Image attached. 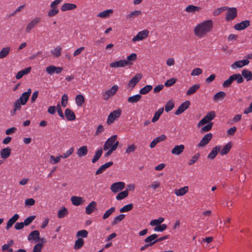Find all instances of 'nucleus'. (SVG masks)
I'll list each match as a JSON object with an SVG mask.
<instances>
[{
    "instance_id": "7",
    "label": "nucleus",
    "mask_w": 252,
    "mask_h": 252,
    "mask_svg": "<svg viewBox=\"0 0 252 252\" xmlns=\"http://www.w3.org/2000/svg\"><path fill=\"white\" fill-rule=\"evenodd\" d=\"M237 15V10L235 7L228 8L226 14L225 19L227 21L233 20Z\"/></svg>"
},
{
    "instance_id": "53",
    "label": "nucleus",
    "mask_w": 252,
    "mask_h": 252,
    "mask_svg": "<svg viewBox=\"0 0 252 252\" xmlns=\"http://www.w3.org/2000/svg\"><path fill=\"white\" fill-rule=\"evenodd\" d=\"M68 213L67 209L63 207V209L60 210L58 213V217L60 219L64 218Z\"/></svg>"
},
{
    "instance_id": "57",
    "label": "nucleus",
    "mask_w": 252,
    "mask_h": 252,
    "mask_svg": "<svg viewBox=\"0 0 252 252\" xmlns=\"http://www.w3.org/2000/svg\"><path fill=\"white\" fill-rule=\"evenodd\" d=\"M167 228V225L165 224L157 225L154 228V231L157 232H162L165 230Z\"/></svg>"
},
{
    "instance_id": "62",
    "label": "nucleus",
    "mask_w": 252,
    "mask_h": 252,
    "mask_svg": "<svg viewBox=\"0 0 252 252\" xmlns=\"http://www.w3.org/2000/svg\"><path fill=\"white\" fill-rule=\"evenodd\" d=\"M233 81L232 80V78H231V76L226 80L225 81L223 82L222 84V86L224 88H228L230 87L231 85V84L233 83Z\"/></svg>"
},
{
    "instance_id": "22",
    "label": "nucleus",
    "mask_w": 252,
    "mask_h": 252,
    "mask_svg": "<svg viewBox=\"0 0 252 252\" xmlns=\"http://www.w3.org/2000/svg\"><path fill=\"white\" fill-rule=\"evenodd\" d=\"M113 164L112 161H109L100 166V167L96 170V175H98L103 172L107 168H109Z\"/></svg>"
},
{
    "instance_id": "56",
    "label": "nucleus",
    "mask_w": 252,
    "mask_h": 252,
    "mask_svg": "<svg viewBox=\"0 0 252 252\" xmlns=\"http://www.w3.org/2000/svg\"><path fill=\"white\" fill-rule=\"evenodd\" d=\"M51 9H50L48 13V16L49 17H53L55 15H57L59 12V10L57 7H51Z\"/></svg>"
},
{
    "instance_id": "25",
    "label": "nucleus",
    "mask_w": 252,
    "mask_h": 252,
    "mask_svg": "<svg viewBox=\"0 0 252 252\" xmlns=\"http://www.w3.org/2000/svg\"><path fill=\"white\" fill-rule=\"evenodd\" d=\"M64 115L68 121H73L76 118L74 113L69 108H67L65 110Z\"/></svg>"
},
{
    "instance_id": "15",
    "label": "nucleus",
    "mask_w": 252,
    "mask_h": 252,
    "mask_svg": "<svg viewBox=\"0 0 252 252\" xmlns=\"http://www.w3.org/2000/svg\"><path fill=\"white\" fill-rule=\"evenodd\" d=\"M190 105V101L186 100V101L182 103L180 106L178 107L177 110L175 112V114L179 115L183 113L186 109H187Z\"/></svg>"
},
{
    "instance_id": "37",
    "label": "nucleus",
    "mask_w": 252,
    "mask_h": 252,
    "mask_svg": "<svg viewBox=\"0 0 252 252\" xmlns=\"http://www.w3.org/2000/svg\"><path fill=\"white\" fill-rule=\"evenodd\" d=\"M232 145L231 143H228L226 144L221 149H220V154L221 156H224L226 155L230 151Z\"/></svg>"
},
{
    "instance_id": "64",
    "label": "nucleus",
    "mask_w": 252,
    "mask_h": 252,
    "mask_svg": "<svg viewBox=\"0 0 252 252\" xmlns=\"http://www.w3.org/2000/svg\"><path fill=\"white\" fill-rule=\"evenodd\" d=\"M43 247V245L41 243H37L33 247V249L32 252H40L42 248Z\"/></svg>"
},
{
    "instance_id": "3",
    "label": "nucleus",
    "mask_w": 252,
    "mask_h": 252,
    "mask_svg": "<svg viewBox=\"0 0 252 252\" xmlns=\"http://www.w3.org/2000/svg\"><path fill=\"white\" fill-rule=\"evenodd\" d=\"M117 135H113L109 138H108L105 142L103 150L106 151L109 149H111L113 146L116 145L117 148L119 145V141H117Z\"/></svg>"
},
{
    "instance_id": "12",
    "label": "nucleus",
    "mask_w": 252,
    "mask_h": 252,
    "mask_svg": "<svg viewBox=\"0 0 252 252\" xmlns=\"http://www.w3.org/2000/svg\"><path fill=\"white\" fill-rule=\"evenodd\" d=\"M41 21L40 17H36L32 20L27 26L26 32L27 33L31 32V30L35 27Z\"/></svg>"
},
{
    "instance_id": "43",
    "label": "nucleus",
    "mask_w": 252,
    "mask_h": 252,
    "mask_svg": "<svg viewBox=\"0 0 252 252\" xmlns=\"http://www.w3.org/2000/svg\"><path fill=\"white\" fill-rule=\"evenodd\" d=\"M152 85H146L140 90L139 93L141 94H146L152 90Z\"/></svg>"
},
{
    "instance_id": "11",
    "label": "nucleus",
    "mask_w": 252,
    "mask_h": 252,
    "mask_svg": "<svg viewBox=\"0 0 252 252\" xmlns=\"http://www.w3.org/2000/svg\"><path fill=\"white\" fill-rule=\"evenodd\" d=\"M31 93V89L30 88L28 89L27 91L23 93L20 96L19 98L17 100L21 102V103L22 104V105H25L29 98Z\"/></svg>"
},
{
    "instance_id": "35",
    "label": "nucleus",
    "mask_w": 252,
    "mask_h": 252,
    "mask_svg": "<svg viewBox=\"0 0 252 252\" xmlns=\"http://www.w3.org/2000/svg\"><path fill=\"white\" fill-rule=\"evenodd\" d=\"M113 13V9H107L104 10L99 13L97 16L102 18H106L109 16V15Z\"/></svg>"
},
{
    "instance_id": "21",
    "label": "nucleus",
    "mask_w": 252,
    "mask_h": 252,
    "mask_svg": "<svg viewBox=\"0 0 252 252\" xmlns=\"http://www.w3.org/2000/svg\"><path fill=\"white\" fill-rule=\"evenodd\" d=\"M185 149L184 145L181 144L175 146L171 150V153L175 155H179L181 154Z\"/></svg>"
},
{
    "instance_id": "34",
    "label": "nucleus",
    "mask_w": 252,
    "mask_h": 252,
    "mask_svg": "<svg viewBox=\"0 0 252 252\" xmlns=\"http://www.w3.org/2000/svg\"><path fill=\"white\" fill-rule=\"evenodd\" d=\"M77 7L76 5L72 3H66L63 4L61 7V10L63 11H65L67 10H70L76 8Z\"/></svg>"
},
{
    "instance_id": "38",
    "label": "nucleus",
    "mask_w": 252,
    "mask_h": 252,
    "mask_svg": "<svg viewBox=\"0 0 252 252\" xmlns=\"http://www.w3.org/2000/svg\"><path fill=\"white\" fill-rule=\"evenodd\" d=\"M141 98L140 94H136L128 97L127 101L130 103H135L138 102Z\"/></svg>"
},
{
    "instance_id": "14",
    "label": "nucleus",
    "mask_w": 252,
    "mask_h": 252,
    "mask_svg": "<svg viewBox=\"0 0 252 252\" xmlns=\"http://www.w3.org/2000/svg\"><path fill=\"white\" fill-rule=\"evenodd\" d=\"M63 70L61 67H57L54 65H50L46 68V71L50 75H53L54 73L60 74Z\"/></svg>"
},
{
    "instance_id": "24",
    "label": "nucleus",
    "mask_w": 252,
    "mask_h": 252,
    "mask_svg": "<svg viewBox=\"0 0 252 252\" xmlns=\"http://www.w3.org/2000/svg\"><path fill=\"white\" fill-rule=\"evenodd\" d=\"M221 147L220 146H216L214 147L211 152L208 155L207 158L211 159H214L218 154V152H220Z\"/></svg>"
},
{
    "instance_id": "48",
    "label": "nucleus",
    "mask_w": 252,
    "mask_h": 252,
    "mask_svg": "<svg viewBox=\"0 0 252 252\" xmlns=\"http://www.w3.org/2000/svg\"><path fill=\"white\" fill-rule=\"evenodd\" d=\"M75 101L77 105L81 106L84 102L85 99L82 95L78 94L76 96Z\"/></svg>"
},
{
    "instance_id": "27",
    "label": "nucleus",
    "mask_w": 252,
    "mask_h": 252,
    "mask_svg": "<svg viewBox=\"0 0 252 252\" xmlns=\"http://www.w3.org/2000/svg\"><path fill=\"white\" fill-rule=\"evenodd\" d=\"M0 153L1 158L6 159L10 156L11 153V149L9 147L3 148L1 149Z\"/></svg>"
},
{
    "instance_id": "1",
    "label": "nucleus",
    "mask_w": 252,
    "mask_h": 252,
    "mask_svg": "<svg viewBox=\"0 0 252 252\" xmlns=\"http://www.w3.org/2000/svg\"><path fill=\"white\" fill-rule=\"evenodd\" d=\"M213 27L212 20H207L197 24L194 28V34L199 38L204 37L210 32Z\"/></svg>"
},
{
    "instance_id": "51",
    "label": "nucleus",
    "mask_w": 252,
    "mask_h": 252,
    "mask_svg": "<svg viewBox=\"0 0 252 252\" xmlns=\"http://www.w3.org/2000/svg\"><path fill=\"white\" fill-rule=\"evenodd\" d=\"M128 194V192L127 191V190H124L121 191V192L118 194V195L116 196V199L118 200H122L127 197Z\"/></svg>"
},
{
    "instance_id": "46",
    "label": "nucleus",
    "mask_w": 252,
    "mask_h": 252,
    "mask_svg": "<svg viewBox=\"0 0 252 252\" xmlns=\"http://www.w3.org/2000/svg\"><path fill=\"white\" fill-rule=\"evenodd\" d=\"M102 153V150L101 149H99L96 151L95 153L94 156L92 159L93 163H95L98 159L100 158Z\"/></svg>"
},
{
    "instance_id": "2",
    "label": "nucleus",
    "mask_w": 252,
    "mask_h": 252,
    "mask_svg": "<svg viewBox=\"0 0 252 252\" xmlns=\"http://www.w3.org/2000/svg\"><path fill=\"white\" fill-rule=\"evenodd\" d=\"M215 117L216 113L214 111H212L208 113L197 124V126L200 127L206 124L211 123L210 122L213 120Z\"/></svg>"
},
{
    "instance_id": "17",
    "label": "nucleus",
    "mask_w": 252,
    "mask_h": 252,
    "mask_svg": "<svg viewBox=\"0 0 252 252\" xmlns=\"http://www.w3.org/2000/svg\"><path fill=\"white\" fill-rule=\"evenodd\" d=\"M250 63L248 60H240L234 62L232 65L231 67L232 69H236L237 68H242L243 66L248 65Z\"/></svg>"
},
{
    "instance_id": "40",
    "label": "nucleus",
    "mask_w": 252,
    "mask_h": 252,
    "mask_svg": "<svg viewBox=\"0 0 252 252\" xmlns=\"http://www.w3.org/2000/svg\"><path fill=\"white\" fill-rule=\"evenodd\" d=\"M10 51V47H6L2 49L0 51V59H3L7 56Z\"/></svg>"
},
{
    "instance_id": "20",
    "label": "nucleus",
    "mask_w": 252,
    "mask_h": 252,
    "mask_svg": "<svg viewBox=\"0 0 252 252\" xmlns=\"http://www.w3.org/2000/svg\"><path fill=\"white\" fill-rule=\"evenodd\" d=\"M96 203L95 201H92L85 208V213L87 215L91 214L95 209Z\"/></svg>"
},
{
    "instance_id": "59",
    "label": "nucleus",
    "mask_w": 252,
    "mask_h": 252,
    "mask_svg": "<svg viewBox=\"0 0 252 252\" xmlns=\"http://www.w3.org/2000/svg\"><path fill=\"white\" fill-rule=\"evenodd\" d=\"M88 235V232L86 230H79L77 232L76 236L77 237H82L83 238L87 237Z\"/></svg>"
},
{
    "instance_id": "55",
    "label": "nucleus",
    "mask_w": 252,
    "mask_h": 252,
    "mask_svg": "<svg viewBox=\"0 0 252 252\" xmlns=\"http://www.w3.org/2000/svg\"><path fill=\"white\" fill-rule=\"evenodd\" d=\"M200 157V154L199 153H197L195 154L193 156L191 157V158L189 160V165H191L195 163L198 158Z\"/></svg>"
},
{
    "instance_id": "28",
    "label": "nucleus",
    "mask_w": 252,
    "mask_h": 252,
    "mask_svg": "<svg viewBox=\"0 0 252 252\" xmlns=\"http://www.w3.org/2000/svg\"><path fill=\"white\" fill-rule=\"evenodd\" d=\"M40 233L38 230H33L32 231L28 236V239L31 240H38L39 239Z\"/></svg>"
},
{
    "instance_id": "44",
    "label": "nucleus",
    "mask_w": 252,
    "mask_h": 252,
    "mask_svg": "<svg viewBox=\"0 0 252 252\" xmlns=\"http://www.w3.org/2000/svg\"><path fill=\"white\" fill-rule=\"evenodd\" d=\"M225 93L223 92H219L216 94L213 97L214 101L223 99L225 96Z\"/></svg>"
},
{
    "instance_id": "63",
    "label": "nucleus",
    "mask_w": 252,
    "mask_h": 252,
    "mask_svg": "<svg viewBox=\"0 0 252 252\" xmlns=\"http://www.w3.org/2000/svg\"><path fill=\"white\" fill-rule=\"evenodd\" d=\"M136 149V146L133 144L127 146V148L126 150V153L127 154H130L134 152Z\"/></svg>"
},
{
    "instance_id": "45",
    "label": "nucleus",
    "mask_w": 252,
    "mask_h": 252,
    "mask_svg": "<svg viewBox=\"0 0 252 252\" xmlns=\"http://www.w3.org/2000/svg\"><path fill=\"white\" fill-rule=\"evenodd\" d=\"M62 50V47L58 46L53 50L51 51V53L54 57H59L61 55Z\"/></svg>"
},
{
    "instance_id": "23",
    "label": "nucleus",
    "mask_w": 252,
    "mask_h": 252,
    "mask_svg": "<svg viewBox=\"0 0 252 252\" xmlns=\"http://www.w3.org/2000/svg\"><path fill=\"white\" fill-rule=\"evenodd\" d=\"M19 216L18 214H15L11 218H10L7 221L5 229L6 230L9 228L14 224V223L18 220Z\"/></svg>"
},
{
    "instance_id": "52",
    "label": "nucleus",
    "mask_w": 252,
    "mask_h": 252,
    "mask_svg": "<svg viewBox=\"0 0 252 252\" xmlns=\"http://www.w3.org/2000/svg\"><path fill=\"white\" fill-rule=\"evenodd\" d=\"M213 125V123L212 122L207 124V125L205 126H204L201 128V132L204 133L210 131L212 129Z\"/></svg>"
},
{
    "instance_id": "4",
    "label": "nucleus",
    "mask_w": 252,
    "mask_h": 252,
    "mask_svg": "<svg viewBox=\"0 0 252 252\" xmlns=\"http://www.w3.org/2000/svg\"><path fill=\"white\" fill-rule=\"evenodd\" d=\"M119 89L117 85L113 86L109 90L102 94L103 98L104 100H108L110 97L115 95Z\"/></svg>"
},
{
    "instance_id": "5",
    "label": "nucleus",
    "mask_w": 252,
    "mask_h": 252,
    "mask_svg": "<svg viewBox=\"0 0 252 252\" xmlns=\"http://www.w3.org/2000/svg\"><path fill=\"white\" fill-rule=\"evenodd\" d=\"M122 110L120 108L111 112L108 116L107 123L110 125L114 123L115 120L120 116Z\"/></svg>"
},
{
    "instance_id": "10",
    "label": "nucleus",
    "mask_w": 252,
    "mask_h": 252,
    "mask_svg": "<svg viewBox=\"0 0 252 252\" xmlns=\"http://www.w3.org/2000/svg\"><path fill=\"white\" fill-rule=\"evenodd\" d=\"M213 135L211 133H208L205 135L202 139L200 141L199 143L198 144V147H204L207 144L209 143L210 141L212 138Z\"/></svg>"
},
{
    "instance_id": "16",
    "label": "nucleus",
    "mask_w": 252,
    "mask_h": 252,
    "mask_svg": "<svg viewBox=\"0 0 252 252\" xmlns=\"http://www.w3.org/2000/svg\"><path fill=\"white\" fill-rule=\"evenodd\" d=\"M158 237V235L157 234H152L147 237L145 240L144 242L148 244L150 247L154 245L157 242V238Z\"/></svg>"
},
{
    "instance_id": "36",
    "label": "nucleus",
    "mask_w": 252,
    "mask_h": 252,
    "mask_svg": "<svg viewBox=\"0 0 252 252\" xmlns=\"http://www.w3.org/2000/svg\"><path fill=\"white\" fill-rule=\"evenodd\" d=\"M200 87V84H195L193 85L187 91L186 94L187 95H190L194 94L199 89Z\"/></svg>"
},
{
    "instance_id": "18",
    "label": "nucleus",
    "mask_w": 252,
    "mask_h": 252,
    "mask_svg": "<svg viewBox=\"0 0 252 252\" xmlns=\"http://www.w3.org/2000/svg\"><path fill=\"white\" fill-rule=\"evenodd\" d=\"M250 26V21L249 20L243 21L239 23L236 24L234 28L236 30L241 31L245 29Z\"/></svg>"
},
{
    "instance_id": "6",
    "label": "nucleus",
    "mask_w": 252,
    "mask_h": 252,
    "mask_svg": "<svg viewBox=\"0 0 252 252\" xmlns=\"http://www.w3.org/2000/svg\"><path fill=\"white\" fill-rule=\"evenodd\" d=\"M131 64V63L126 60H120L110 63L109 66L112 68L124 67Z\"/></svg>"
},
{
    "instance_id": "8",
    "label": "nucleus",
    "mask_w": 252,
    "mask_h": 252,
    "mask_svg": "<svg viewBox=\"0 0 252 252\" xmlns=\"http://www.w3.org/2000/svg\"><path fill=\"white\" fill-rule=\"evenodd\" d=\"M149 33V31L148 30H144L139 32L137 35L132 39V41L135 42L136 41L142 40L148 36Z\"/></svg>"
},
{
    "instance_id": "58",
    "label": "nucleus",
    "mask_w": 252,
    "mask_h": 252,
    "mask_svg": "<svg viewBox=\"0 0 252 252\" xmlns=\"http://www.w3.org/2000/svg\"><path fill=\"white\" fill-rule=\"evenodd\" d=\"M74 152V148H70L68 151H67L65 153H64L62 155H60L61 156V158H66L69 157Z\"/></svg>"
},
{
    "instance_id": "19",
    "label": "nucleus",
    "mask_w": 252,
    "mask_h": 252,
    "mask_svg": "<svg viewBox=\"0 0 252 252\" xmlns=\"http://www.w3.org/2000/svg\"><path fill=\"white\" fill-rule=\"evenodd\" d=\"M142 15V12L140 10L131 11L126 16V19L129 21H133L135 18Z\"/></svg>"
},
{
    "instance_id": "47",
    "label": "nucleus",
    "mask_w": 252,
    "mask_h": 252,
    "mask_svg": "<svg viewBox=\"0 0 252 252\" xmlns=\"http://www.w3.org/2000/svg\"><path fill=\"white\" fill-rule=\"evenodd\" d=\"M164 220V219L162 217H159L158 219L152 220L150 221V224L151 226L158 225V224L162 223Z\"/></svg>"
},
{
    "instance_id": "61",
    "label": "nucleus",
    "mask_w": 252,
    "mask_h": 252,
    "mask_svg": "<svg viewBox=\"0 0 252 252\" xmlns=\"http://www.w3.org/2000/svg\"><path fill=\"white\" fill-rule=\"evenodd\" d=\"M176 81L177 79L176 78H172L169 80H167L165 82L164 85L166 87H169L173 85L176 83Z\"/></svg>"
},
{
    "instance_id": "41",
    "label": "nucleus",
    "mask_w": 252,
    "mask_h": 252,
    "mask_svg": "<svg viewBox=\"0 0 252 252\" xmlns=\"http://www.w3.org/2000/svg\"><path fill=\"white\" fill-rule=\"evenodd\" d=\"M84 240L82 238L77 239L75 242L74 246V249L75 250H78L81 249L84 245Z\"/></svg>"
},
{
    "instance_id": "60",
    "label": "nucleus",
    "mask_w": 252,
    "mask_h": 252,
    "mask_svg": "<svg viewBox=\"0 0 252 252\" xmlns=\"http://www.w3.org/2000/svg\"><path fill=\"white\" fill-rule=\"evenodd\" d=\"M61 158V156L60 155L57 157L52 155L50 156V162L53 164H57L60 162Z\"/></svg>"
},
{
    "instance_id": "33",
    "label": "nucleus",
    "mask_w": 252,
    "mask_h": 252,
    "mask_svg": "<svg viewBox=\"0 0 252 252\" xmlns=\"http://www.w3.org/2000/svg\"><path fill=\"white\" fill-rule=\"evenodd\" d=\"M188 187L185 186L180 189H176L175 190V194L178 196H183L188 191Z\"/></svg>"
},
{
    "instance_id": "49",
    "label": "nucleus",
    "mask_w": 252,
    "mask_h": 252,
    "mask_svg": "<svg viewBox=\"0 0 252 252\" xmlns=\"http://www.w3.org/2000/svg\"><path fill=\"white\" fill-rule=\"evenodd\" d=\"M174 107V103L172 100L168 101L165 106V110L166 112L171 111Z\"/></svg>"
},
{
    "instance_id": "29",
    "label": "nucleus",
    "mask_w": 252,
    "mask_h": 252,
    "mask_svg": "<svg viewBox=\"0 0 252 252\" xmlns=\"http://www.w3.org/2000/svg\"><path fill=\"white\" fill-rule=\"evenodd\" d=\"M88 154V148L87 146H83L80 147L77 152V154L78 157H85Z\"/></svg>"
},
{
    "instance_id": "54",
    "label": "nucleus",
    "mask_w": 252,
    "mask_h": 252,
    "mask_svg": "<svg viewBox=\"0 0 252 252\" xmlns=\"http://www.w3.org/2000/svg\"><path fill=\"white\" fill-rule=\"evenodd\" d=\"M133 208L132 204H129L124 206L123 207L120 209V212L121 213L126 212L130 211Z\"/></svg>"
},
{
    "instance_id": "32",
    "label": "nucleus",
    "mask_w": 252,
    "mask_h": 252,
    "mask_svg": "<svg viewBox=\"0 0 252 252\" xmlns=\"http://www.w3.org/2000/svg\"><path fill=\"white\" fill-rule=\"evenodd\" d=\"M31 70V67H28L23 70L19 71L16 75V78L17 79H20L23 77V76L28 74Z\"/></svg>"
},
{
    "instance_id": "26",
    "label": "nucleus",
    "mask_w": 252,
    "mask_h": 252,
    "mask_svg": "<svg viewBox=\"0 0 252 252\" xmlns=\"http://www.w3.org/2000/svg\"><path fill=\"white\" fill-rule=\"evenodd\" d=\"M70 199L72 204L76 206L81 205L84 202L83 197L80 196H73L71 197Z\"/></svg>"
},
{
    "instance_id": "9",
    "label": "nucleus",
    "mask_w": 252,
    "mask_h": 252,
    "mask_svg": "<svg viewBox=\"0 0 252 252\" xmlns=\"http://www.w3.org/2000/svg\"><path fill=\"white\" fill-rule=\"evenodd\" d=\"M142 77V75L141 73H138L134 76L128 83V87L132 90L138 82L141 80Z\"/></svg>"
},
{
    "instance_id": "39",
    "label": "nucleus",
    "mask_w": 252,
    "mask_h": 252,
    "mask_svg": "<svg viewBox=\"0 0 252 252\" xmlns=\"http://www.w3.org/2000/svg\"><path fill=\"white\" fill-rule=\"evenodd\" d=\"M232 80L236 81L238 84L242 83L244 82V78L240 73H236L231 75Z\"/></svg>"
},
{
    "instance_id": "31",
    "label": "nucleus",
    "mask_w": 252,
    "mask_h": 252,
    "mask_svg": "<svg viewBox=\"0 0 252 252\" xmlns=\"http://www.w3.org/2000/svg\"><path fill=\"white\" fill-rule=\"evenodd\" d=\"M241 75L246 79L247 81H249L252 80V73L249 70L243 69L242 71Z\"/></svg>"
},
{
    "instance_id": "42",
    "label": "nucleus",
    "mask_w": 252,
    "mask_h": 252,
    "mask_svg": "<svg viewBox=\"0 0 252 252\" xmlns=\"http://www.w3.org/2000/svg\"><path fill=\"white\" fill-rule=\"evenodd\" d=\"M115 207H111L109 209L107 210L103 214L102 219L103 220H106L107 218H108L115 211Z\"/></svg>"
},
{
    "instance_id": "50",
    "label": "nucleus",
    "mask_w": 252,
    "mask_h": 252,
    "mask_svg": "<svg viewBox=\"0 0 252 252\" xmlns=\"http://www.w3.org/2000/svg\"><path fill=\"white\" fill-rule=\"evenodd\" d=\"M125 217V216L124 214H121V215H119V216L116 217L114 219V220L112 222V225H116L118 222L121 221L123 220L124 219Z\"/></svg>"
},
{
    "instance_id": "30",
    "label": "nucleus",
    "mask_w": 252,
    "mask_h": 252,
    "mask_svg": "<svg viewBox=\"0 0 252 252\" xmlns=\"http://www.w3.org/2000/svg\"><path fill=\"white\" fill-rule=\"evenodd\" d=\"M200 9V7L190 4L186 7L185 11L188 13H195V12L199 11Z\"/></svg>"
},
{
    "instance_id": "13",
    "label": "nucleus",
    "mask_w": 252,
    "mask_h": 252,
    "mask_svg": "<svg viewBox=\"0 0 252 252\" xmlns=\"http://www.w3.org/2000/svg\"><path fill=\"white\" fill-rule=\"evenodd\" d=\"M125 186V183L123 182H119L113 183L111 186V190L112 192L116 193L123 189Z\"/></svg>"
}]
</instances>
